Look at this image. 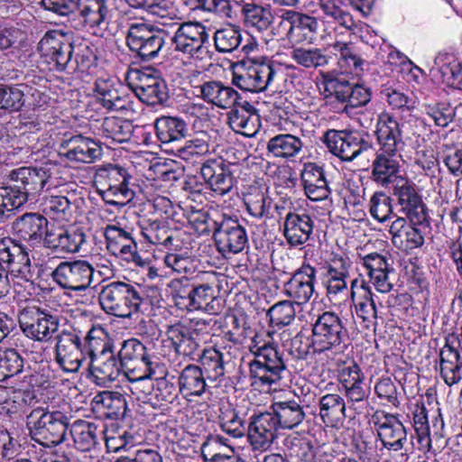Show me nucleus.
<instances>
[{
	"mask_svg": "<svg viewBox=\"0 0 462 462\" xmlns=\"http://www.w3.org/2000/svg\"><path fill=\"white\" fill-rule=\"evenodd\" d=\"M12 184L0 188V217L18 209L28 199H34L46 188V191L56 189L58 164L47 161L40 168L22 167L9 174Z\"/></svg>",
	"mask_w": 462,
	"mask_h": 462,
	"instance_id": "nucleus-1",
	"label": "nucleus"
},
{
	"mask_svg": "<svg viewBox=\"0 0 462 462\" xmlns=\"http://www.w3.org/2000/svg\"><path fill=\"white\" fill-rule=\"evenodd\" d=\"M47 192L49 195L43 198V212L51 221L39 214L29 213L15 221L14 229L21 239L28 241L32 246L42 245L45 249L55 252L58 248V226L54 216L58 200L55 189Z\"/></svg>",
	"mask_w": 462,
	"mask_h": 462,
	"instance_id": "nucleus-2",
	"label": "nucleus"
},
{
	"mask_svg": "<svg viewBox=\"0 0 462 462\" xmlns=\"http://www.w3.org/2000/svg\"><path fill=\"white\" fill-rule=\"evenodd\" d=\"M250 352L254 359L249 363L252 385L271 387L278 383L287 372L283 354L272 339L265 340L256 334L252 338Z\"/></svg>",
	"mask_w": 462,
	"mask_h": 462,
	"instance_id": "nucleus-3",
	"label": "nucleus"
},
{
	"mask_svg": "<svg viewBox=\"0 0 462 462\" xmlns=\"http://www.w3.org/2000/svg\"><path fill=\"white\" fill-rule=\"evenodd\" d=\"M313 353L342 354L350 346L346 320L335 311L327 310L316 316L311 323Z\"/></svg>",
	"mask_w": 462,
	"mask_h": 462,
	"instance_id": "nucleus-4",
	"label": "nucleus"
},
{
	"mask_svg": "<svg viewBox=\"0 0 462 462\" xmlns=\"http://www.w3.org/2000/svg\"><path fill=\"white\" fill-rule=\"evenodd\" d=\"M101 309L109 315L131 319L141 311L143 298L138 289L124 282H111L98 293Z\"/></svg>",
	"mask_w": 462,
	"mask_h": 462,
	"instance_id": "nucleus-5",
	"label": "nucleus"
},
{
	"mask_svg": "<svg viewBox=\"0 0 462 462\" xmlns=\"http://www.w3.org/2000/svg\"><path fill=\"white\" fill-rule=\"evenodd\" d=\"M131 178L124 167L107 164L97 170L94 183L106 204L124 206L134 197V192L128 186Z\"/></svg>",
	"mask_w": 462,
	"mask_h": 462,
	"instance_id": "nucleus-6",
	"label": "nucleus"
},
{
	"mask_svg": "<svg viewBox=\"0 0 462 462\" xmlns=\"http://www.w3.org/2000/svg\"><path fill=\"white\" fill-rule=\"evenodd\" d=\"M60 452L67 461L74 457L75 450L88 451L97 444V426L94 423L77 420L70 423L69 419L60 416Z\"/></svg>",
	"mask_w": 462,
	"mask_h": 462,
	"instance_id": "nucleus-7",
	"label": "nucleus"
},
{
	"mask_svg": "<svg viewBox=\"0 0 462 462\" xmlns=\"http://www.w3.org/2000/svg\"><path fill=\"white\" fill-rule=\"evenodd\" d=\"M372 422L374 425L377 436L384 448L389 451L399 452L401 458L407 460V452L412 449V439L408 438V432L399 415L378 410L372 415Z\"/></svg>",
	"mask_w": 462,
	"mask_h": 462,
	"instance_id": "nucleus-8",
	"label": "nucleus"
},
{
	"mask_svg": "<svg viewBox=\"0 0 462 462\" xmlns=\"http://www.w3.org/2000/svg\"><path fill=\"white\" fill-rule=\"evenodd\" d=\"M171 42L176 51L193 59L206 60L212 57L208 30L200 22L180 23L171 38Z\"/></svg>",
	"mask_w": 462,
	"mask_h": 462,
	"instance_id": "nucleus-9",
	"label": "nucleus"
},
{
	"mask_svg": "<svg viewBox=\"0 0 462 462\" xmlns=\"http://www.w3.org/2000/svg\"><path fill=\"white\" fill-rule=\"evenodd\" d=\"M167 33L146 23H132L126 33V44L142 60L149 61L166 51Z\"/></svg>",
	"mask_w": 462,
	"mask_h": 462,
	"instance_id": "nucleus-10",
	"label": "nucleus"
},
{
	"mask_svg": "<svg viewBox=\"0 0 462 462\" xmlns=\"http://www.w3.org/2000/svg\"><path fill=\"white\" fill-rule=\"evenodd\" d=\"M79 9L91 33L106 39L112 36L108 29L109 9L105 0H60V16H67Z\"/></svg>",
	"mask_w": 462,
	"mask_h": 462,
	"instance_id": "nucleus-11",
	"label": "nucleus"
},
{
	"mask_svg": "<svg viewBox=\"0 0 462 462\" xmlns=\"http://www.w3.org/2000/svg\"><path fill=\"white\" fill-rule=\"evenodd\" d=\"M208 325L205 319L177 322L167 326L165 334L176 354L195 361L201 347L200 337L208 334Z\"/></svg>",
	"mask_w": 462,
	"mask_h": 462,
	"instance_id": "nucleus-12",
	"label": "nucleus"
},
{
	"mask_svg": "<svg viewBox=\"0 0 462 462\" xmlns=\"http://www.w3.org/2000/svg\"><path fill=\"white\" fill-rule=\"evenodd\" d=\"M18 319L22 331L31 339L50 341L58 338V317L41 310L34 304L21 306Z\"/></svg>",
	"mask_w": 462,
	"mask_h": 462,
	"instance_id": "nucleus-13",
	"label": "nucleus"
},
{
	"mask_svg": "<svg viewBox=\"0 0 462 462\" xmlns=\"http://www.w3.org/2000/svg\"><path fill=\"white\" fill-rule=\"evenodd\" d=\"M60 130V163L68 162L92 163L102 156V148L90 138H86L77 130Z\"/></svg>",
	"mask_w": 462,
	"mask_h": 462,
	"instance_id": "nucleus-14",
	"label": "nucleus"
},
{
	"mask_svg": "<svg viewBox=\"0 0 462 462\" xmlns=\"http://www.w3.org/2000/svg\"><path fill=\"white\" fill-rule=\"evenodd\" d=\"M277 74V69L271 61L243 64L233 72L232 84L243 91L258 93L270 87Z\"/></svg>",
	"mask_w": 462,
	"mask_h": 462,
	"instance_id": "nucleus-15",
	"label": "nucleus"
},
{
	"mask_svg": "<svg viewBox=\"0 0 462 462\" xmlns=\"http://www.w3.org/2000/svg\"><path fill=\"white\" fill-rule=\"evenodd\" d=\"M214 224L213 238L222 255L236 254L245 248L248 243L247 233L237 217L223 216L221 220Z\"/></svg>",
	"mask_w": 462,
	"mask_h": 462,
	"instance_id": "nucleus-16",
	"label": "nucleus"
},
{
	"mask_svg": "<svg viewBox=\"0 0 462 462\" xmlns=\"http://www.w3.org/2000/svg\"><path fill=\"white\" fill-rule=\"evenodd\" d=\"M323 142L331 153L346 162H352L362 152L373 150L372 143L352 131L328 130Z\"/></svg>",
	"mask_w": 462,
	"mask_h": 462,
	"instance_id": "nucleus-17",
	"label": "nucleus"
},
{
	"mask_svg": "<svg viewBox=\"0 0 462 462\" xmlns=\"http://www.w3.org/2000/svg\"><path fill=\"white\" fill-rule=\"evenodd\" d=\"M393 196L400 207L399 212L410 222L413 224L427 222L426 205L412 181L400 177L393 185Z\"/></svg>",
	"mask_w": 462,
	"mask_h": 462,
	"instance_id": "nucleus-18",
	"label": "nucleus"
},
{
	"mask_svg": "<svg viewBox=\"0 0 462 462\" xmlns=\"http://www.w3.org/2000/svg\"><path fill=\"white\" fill-rule=\"evenodd\" d=\"M118 358L124 369L134 371L141 369L143 374L141 377H152L159 366L158 358L148 352L147 347L136 338H129L120 343Z\"/></svg>",
	"mask_w": 462,
	"mask_h": 462,
	"instance_id": "nucleus-19",
	"label": "nucleus"
},
{
	"mask_svg": "<svg viewBox=\"0 0 462 462\" xmlns=\"http://www.w3.org/2000/svg\"><path fill=\"white\" fill-rule=\"evenodd\" d=\"M327 97H334L351 107L364 106L371 100L370 88L363 84H351L345 78L325 75L323 77Z\"/></svg>",
	"mask_w": 462,
	"mask_h": 462,
	"instance_id": "nucleus-20",
	"label": "nucleus"
},
{
	"mask_svg": "<svg viewBox=\"0 0 462 462\" xmlns=\"http://www.w3.org/2000/svg\"><path fill=\"white\" fill-rule=\"evenodd\" d=\"M273 411L260 412L250 418L247 437L254 449L267 450L277 438L281 428Z\"/></svg>",
	"mask_w": 462,
	"mask_h": 462,
	"instance_id": "nucleus-21",
	"label": "nucleus"
},
{
	"mask_svg": "<svg viewBox=\"0 0 462 462\" xmlns=\"http://www.w3.org/2000/svg\"><path fill=\"white\" fill-rule=\"evenodd\" d=\"M0 263L6 275L31 278V260L26 249L10 238L0 239Z\"/></svg>",
	"mask_w": 462,
	"mask_h": 462,
	"instance_id": "nucleus-22",
	"label": "nucleus"
},
{
	"mask_svg": "<svg viewBox=\"0 0 462 462\" xmlns=\"http://www.w3.org/2000/svg\"><path fill=\"white\" fill-rule=\"evenodd\" d=\"M136 97L149 106H168L170 91L165 79L160 76H154L143 72L138 75L137 83L134 86Z\"/></svg>",
	"mask_w": 462,
	"mask_h": 462,
	"instance_id": "nucleus-23",
	"label": "nucleus"
},
{
	"mask_svg": "<svg viewBox=\"0 0 462 462\" xmlns=\"http://www.w3.org/2000/svg\"><path fill=\"white\" fill-rule=\"evenodd\" d=\"M316 269L310 264H302L284 283V293L295 303L305 304L315 292Z\"/></svg>",
	"mask_w": 462,
	"mask_h": 462,
	"instance_id": "nucleus-24",
	"label": "nucleus"
},
{
	"mask_svg": "<svg viewBox=\"0 0 462 462\" xmlns=\"http://www.w3.org/2000/svg\"><path fill=\"white\" fill-rule=\"evenodd\" d=\"M143 238L150 244L162 245L170 251H177L182 247L180 231L170 226L163 220H143L140 225Z\"/></svg>",
	"mask_w": 462,
	"mask_h": 462,
	"instance_id": "nucleus-25",
	"label": "nucleus"
},
{
	"mask_svg": "<svg viewBox=\"0 0 462 462\" xmlns=\"http://www.w3.org/2000/svg\"><path fill=\"white\" fill-rule=\"evenodd\" d=\"M374 133L380 145V152L395 156L404 146L400 124L388 113H381L378 116Z\"/></svg>",
	"mask_w": 462,
	"mask_h": 462,
	"instance_id": "nucleus-26",
	"label": "nucleus"
},
{
	"mask_svg": "<svg viewBox=\"0 0 462 462\" xmlns=\"http://www.w3.org/2000/svg\"><path fill=\"white\" fill-rule=\"evenodd\" d=\"M93 272L87 261L60 262V287L72 291L86 290L91 283Z\"/></svg>",
	"mask_w": 462,
	"mask_h": 462,
	"instance_id": "nucleus-27",
	"label": "nucleus"
},
{
	"mask_svg": "<svg viewBox=\"0 0 462 462\" xmlns=\"http://www.w3.org/2000/svg\"><path fill=\"white\" fill-rule=\"evenodd\" d=\"M314 220L307 213L290 211L284 217L282 235L291 247L308 243L313 235Z\"/></svg>",
	"mask_w": 462,
	"mask_h": 462,
	"instance_id": "nucleus-28",
	"label": "nucleus"
},
{
	"mask_svg": "<svg viewBox=\"0 0 462 462\" xmlns=\"http://www.w3.org/2000/svg\"><path fill=\"white\" fill-rule=\"evenodd\" d=\"M200 173L209 188L220 195L228 193L234 185V177L230 164L222 158L205 161L200 167Z\"/></svg>",
	"mask_w": 462,
	"mask_h": 462,
	"instance_id": "nucleus-29",
	"label": "nucleus"
},
{
	"mask_svg": "<svg viewBox=\"0 0 462 462\" xmlns=\"http://www.w3.org/2000/svg\"><path fill=\"white\" fill-rule=\"evenodd\" d=\"M91 411L101 420H119L127 411L126 399L119 392H99L91 401Z\"/></svg>",
	"mask_w": 462,
	"mask_h": 462,
	"instance_id": "nucleus-30",
	"label": "nucleus"
},
{
	"mask_svg": "<svg viewBox=\"0 0 462 462\" xmlns=\"http://www.w3.org/2000/svg\"><path fill=\"white\" fill-rule=\"evenodd\" d=\"M300 177L305 195L309 199L322 201L329 197L331 190L323 167L314 162H308L304 165Z\"/></svg>",
	"mask_w": 462,
	"mask_h": 462,
	"instance_id": "nucleus-31",
	"label": "nucleus"
},
{
	"mask_svg": "<svg viewBox=\"0 0 462 462\" xmlns=\"http://www.w3.org/2000/svg\"><path fill=\"white\" fill-rule=\"evenodd\" d=\"M195 93L204 101L220 108L232 107L239 99V94L232 87L220 81L210 80L195 86Z\"/></svg>",
	"mask_w": 462,
	"mask_h": 462,
	"instance_id": "nucleus-32",
	"label": "nucleus"
},
{
	"mask_svg": "<svg viewBox=\"0 0 462 462\" xmlns=\"http://www.w3.org/2000/svg\"><path fill=\"white\" fill-rule=\"evenodd\" d=\"M154 128L161 143L171 145V149L185 140L189 133L187 123L177 116H161L157 118Z\"/></svg>",
	"mask_w": 462,
	"mask_h": 462,
	"instance_id": "nucleus-33",
	"label": "nucleus"
},
{
	"mask_svg": "<svg viewBox=\"0 0 462 462\" xmlns=\"http://www.w3.org/2000/svg\"><path fill=\"white\" fill-rule=\"evenodd\" d=\"M82 355L79 334H60V368L64 373L76 374L80 367Z\"/></svg>",
	"mask_w": 462,
	"mask_h": 462,
	"instance_id": "nucleus-34",
	"label": "nucleus"
},
{
	"mask_svg": "<svg viewBox=\"0 0 462 462\" xmlns=\"http://www.w3.org/2000/svg\"><path fill=\"white\" fill-rule=\"evenodd\" d=\"M122 369L123 365L118 355H115V350L90 358L89 370L96 380L99 381L98 383L105 384L116 381Z\"/></svg>",
	"mask_w": 462,
	"mask_h": 462,
	"instance_id": "nucleus-35",
	"label": "nucleus"
},
{
	"mask_svg": "<svg viewBox=\"0 0 462 462\" xmlns=\"http://www.w3.org/2000/svg\"><path fill=\"white\" fill-rule=\"evenodd\" d=\"M207 376L198 365H186L178 378L180 387V394L187 401H192L195 397L202 396L207 390Z\"/></svg>",
	"mask_w": 462,
	"mask_h": 462,
	"instance_id": "nucleus-36",
	"label": "nucleus"
},
{
	"mask_svg": "<svg viewBox=\"0 0 462 462\" xmlns=\"http://www.w3.org/2000/svg\"><path fill=\"white\" fill-rule=\"evenodd\" d=\"M236 6H241L244 23L247 27L263 32L273 23L274 16L270 5L241 0V4L234 5V8Z\"/></svg>",
	"mask_w": 462,
	"mask_h": 462,
	"instance_id": "nucleus-37",
	"label": "nucleus"
},
{
	"mask_svg": "<svg viewBox=\"0 0 462 462\" xmlns=\"http://www.w3.org/2000/svg\"><path fill=\"white\" fill-rule=\"evenodd\" d=\"M60 81L63 86L60 85V114L65 118H60V130L70 129L78 126V118L72 111L79 107L80 103V93L78 89L72 88L70 83H65L64 79L60 77Z\"/></svg>",
	"mask_w": 462,
	"mask_h": 462,
	"instance_id": "nucleus-38",
	"label": "nucleus"
},
{
	"mask_svg": "<svg viewBox=\"0 0 462 462\" xmlns=\"http://www.w3.org/2000/svg\"><path fill=\"white\" fill-rule=\"evenodd\" d=\"M270 409L275 414L282 429L292 430L301 424L306 418L304 407L296 400L275 402Z\"/></svg>",
	"mask_w": 462,
	"mask_h": 462,
	"instance_id": "nucleus-39",
	"label": "nucleus"
},
{
	"mask_svg": "<svg viewBox=\"0 0 462 462\" xmlns=\"http://www.w3.org/2000/svg\"><path fill=\"white\" fill-rule=\"evenodd\" d=\"M319 416L328 427L341 425L346 415V402L343 397L337 393H327L319 400Z\"/></svg>",
	"mask_w": 462,
	"mask_h": 462,
	"instance_id": "nucleus-40",
	"label": "nucleus"
},
{
	"mask_svg": "<svg viewBox=\"0 0 462 462\" xmlns=\"http://www.w3.org/2000/svg\"><path fill=\"white\" fill-rule=\"evenodd\" d=\"M351 261L348 257L335 254L328 263V293L338 294L347 288Z\"/></svg>",
	"mask_w": 462,
	"mask_h": 462,
	"instance_id": "nucleus-41",
	"label": "nucleus"
},
{
	"mask_svg": "<svg viewBox=\"0 0 462 462\" xmlns=\"http://www.w3.org/2000/svg\"><path fill=\"white\" fill-rule=\"evenodd\" d=\"M400 169L399 162L394 156L385 152H376L372 163V180L382 187L396 182L400 178L397 173Z\"/></svg>",
	"mask_w": 462,
	"mask_h": 462,
	"instance_id": "nucleus-42",
	"label": "nucleus"
},
{
	"mask_svg": "<svg viewBox=\"0 0 462 462\" xmlns=\"http://www.w3.org/2000/svg\"><path fill=\"white\" fill-rule=\"evenodd\" d=\"M116 340L101 325H93L85 337L83 353L90 358L106 352L115 350Z\"/></svg>",
	"mask_w": 462,
	"mask_h": 462,
	"instance_id": "nucleus-43",
	"label": "nucleus"
},
{
	"mask_svg": "<svg viewBox=\"0 0 462 462\" xmlns=\"http://www.w3.org/2000/svg\"><path fill=\"white\" fill-rule=\"evenodd\" d=\"M196 360L208 380L215 382L225 375L224 355L216 347L204 348Z\"/></svg>",
	"mask_w": 462,
	"mask_h": 462,
	"instance_id": "nucleus-44",
	"label": "nucleus"
},
{
	"mask_svg": "<svg viewBox=\"0 0 462 462\" xmlns=\"http://www.w3.org/2000/svg\"><path fill=\"white\" fill-rule=\"evenodd\" d=\"M303 142L296 135L280 134L272 137L267 143V150L274 157L291 159L302 150Z\"/></svg>",
	"mask_w": 462,
	"mask_h": 462,
	"instance_id": "nucleus-45",
	"label": "nucleus"
},
{
	"mask_svg": "<svg viewBox=\"0 0 462 462\" xmlns=\"http://www.w3.org/2000/svg\"><path fill=\"white\" fill-rule=\"evenodd\" d=\"M291 58L300 67L305 69H318L327 66L332 59V56L327 53V49L292 47Z\"/></svg>",
	"mask_w": 462,
	"mask_h": 462,
	"instance_id": "nucleus-46",
	"label": "nucleus"
},
{
	"mask_svg": "<svg viewBox=\"0 0 462 462\" xmlns=\"http://www.w3.org/2000/svg\"><path fill=\"white\" fill-rule=\"evenodd\" d=\"M87 242L84 228L74 220L60 224V250L66 253H79Z\"/></svg>",
	"mask_w": 462,
	"mask_h": 462,
	"instance_id": "nucleus-47",
	"label": "nucleus"
},
{
	"mask_svg": "<svg viewBox=\"0 0 462 462\" xmlns=\"http://www.w3.org/2000/svg\"><path fill=\"white\" fill-rule=\"evenodd\" d=\"M319 6L322 12L323 23H328L334 30L337 25L348 31H353L356 23L349 12L344 10L332 0H320Z\"/></svg>",
	"mask_w": 462,
	"mask_h": 462,
	"instance_id": "nucleus-48",
	"label": "nucleus"
},
{
	"mask_svg": "<svg viewBox=\"0 0 462 462\" xmlns=\"http://www.w3.org/2000/svg\"><path fill=\"white\" fill-rule=\"evenodd\" d=\"M329 47L334 51L333 54L337 57L341 69L356 73L363 70L364 60L352 43L336 42Z\"/></svg>",
	"mask_w": 462,
	"mask_h": 462,
	"instance_id": "nucleus-49",
	"label": "nucleus"
},
{
	"mask_svg": "<svg viewBox=\"0 0 462 462\" xmlns=\"http://www.w3.org/2000/svg\"><path fill=\"white\" fill-rule=\"evenodd\" d=\"M102 136L116 143H125L130 140L134 125L131 121L120 117H106L101 125Z\"/></svg>",
	"mask_w": 462,
	"mask_h": 462,
	"instance_id": "nucleus-50",
	"label": "nucleus"
},
{
	"mask_svg": "<svg viewBox=\"0 0 462 462\" xmlns=\"http://www.w3.org/2000/svg\"><path fill=\"white\" fill-rule=\"evenodd\" d=\"M191 10H199L226 18H233L234 5L241 4V0H184Z\"/></svg>",
	"mask_w": 462,
	"mask_h": 462,
	"instance_id": "nucleus-51",
	"label": "nucleus"
},
{
	"mask_svg": "<svg viewBox=\"0 0 462 462\" xmlns=\"http://www.w3.org/2000/svg\"><path fill=\"white\" fill-rule=\"evenodd\" d=\"M292 23V43L312 42L319 28L316 17L295 11Z\"/></svg>",
	"mask_w": 462,
	"mask_h": 462,
	"instance_id": "nucleus-52",
	"label": "nucleus"
},
{
	"mask_svg": "<svg viewBox=\"0 0 462 462\" xmlns=\"http://www.w3.org/2000/svg\"><path fill=\"white\" fill-rule=\"evenodd\" d=\"M163 263L166 267L171 268L173 272L184 274V276L191 275L196 272L197 261L192 257L189 251H172L164 255Z\"/></svg>",
	"mask_w": 462,
	"mask_h": 462,
	"instance_id": "nucleus-53",
	"label": "nucleus"
},
{
	"mask_svg": "<svg viewBox=\"0 0 462 462\" xmlns=\"http://www.w3.org/2000/svg\"><path fill=\"white\" fill-rule=\"evenodd\" d=\"M216 50L221 53L236 51L242 42V33L239 27L231 25L218 29L214 33Z\"/></svg>",
	"mask_w": 462,
	"mask_h": 462,
	"instance_id": "nucleus-54",
	"label": "nucleus"
},
{
	"mask_svg": "<svg viewBox=\"0 0 462 462\" xmlns=\"http://www.w3.org/2000/svg\"><path fill=\"white\" fill-rule=\"evenodd\" d=\"M247 212L254 218L271 217L273 199L262 191L251 192L244 199Z\"/></svg>",
	"mask_w": 462,
	"mask_h": 462,
	"instance_id": "nucleus-55",
	"label": "nucleus"
},
{
	"mask_svg": "<svg viewBox=\"0 0 462 462\" xmlns=\"http://www.w3.org/2000/svg\"><path fill=\"white\" fill-rule=\"evenodd\" d=\"M218 418L222 430L232 438L238 439L247 433V427L245 424V420L238 415V412L235 409H221Z\"/></svg>",
	"mask_w": 462,
	"mask_h": 462,
	"instance_id": "nucleus-56",
	"label": "nucleus"
},
{
	"mask_svg": "<svg viewBox=\"0 0 462 462\" xmlns=\"http://www.w3.org/2000/svg\"><path fill=\"white\" fill-rule=\"evenodd\" d=\"M23 367V360L14 348H0V382L12 377Z\"/></svg>",
	"mask_w": 462,
	"mask_h": 462,
	"instance_id": "nucleus-57",
	"label": "nucleus"
},
{
	"mask_svg": "<svg viewBox=\"0 0 462 462\" xmlns=\"http://www.w3.org/2000/svg\"><path fill=\"white\" fill-rule=\"evenodd\" d=\"M266 316L273 327H285L290 325L296 316L293 301L281 300L273 305L267 311Z\"/></svg>",
	"mask_w": 462,
	"mask_h": 462,
	"instance_id": "nucleus-58",
	"label": "nucleus"
},
{
	"mask_svg": "<svg viewBox=\"0 0 462 462\" xmlns=\"http://www.w3.org/2000/svg\"><path fill=\"white\" fill-rule=\"evenodd\" d=\"M228 124L236 133L251 136L255 132V122L258 116H252L245 110L231 108L227 114Z\"/></svg>",
	"mask_w": 462,
	"mask_h": 462,
	"instance_id": "nucleus-59",
	"label": "nucleus"
},
{
	"mask_svg": "<svg viewBox=\"0 0 462 462\" xmlns=\"http://www.w3.org/2000/svg\"><path fill=\"white\" fill-rule=\"evenodd\" d=\"M57 412L34 410L27 416V425L39 430L40 434L49 432L55 435L57 432Z\"/></svg>",
	"mask_w": 462,
	"mask_h": 462,
	"instance_id": "nucleus-60",
	"label": "nucleus"
},
{
	"mask_svg": "<svg viewBox=\"0 0 462 462\" xmlns=\"http://www.w3.org/2000/svg\"><path fill=\"white\" fill-rule=\"evenodd\" d=\"M285 446L289 450V456L302 462H315V452L311 442L301 438H287Z\"/></svg>",
	"mask_w": 462,
	"mask_h": 462,
	"instance_id": "nucleus-61",
	"label": "nucleus"
},
{
	"mask_svg": "<svg viewBox=\"0 0 462 462\" xmlns=\"http://www.w3.org/2000/svg\"><path fill=\"white\" fill-rule=\"evenodd\" d=\"M173 376L169 379L166 376L157 378L153 385V393L158 402L162 403H173L178 400L180 393V387L176 386Z\"/></svg>",
	"mask_w": 462,
	"mask_h": 462,
	"instance_id": "nucleus-62",
	"label": "nucleus"
},
{
	"mask_svg": "<svg viewBox=\"0 0 462 462\" xmlns=\"http://www.w3.org/2000/svg\"><path fill=\"white\" fill-rule=\"evenodd\" d=\"M107 250L113 254L134 239L132 233L116 225H107L104 230Z\"/></svg>",
	"mask_w": 462,
	"mask_h": 462,
	"instance_id": "nucleus-63",
	"label": "nucleus"
},
{
	"mask_svg": "<svg viewBox=\"0 0 462 462\" xmlns=\"http://www.w3.org/2000/svg\"><path fill=\"white\" fill-rule=\"evenodd\" d=\"M369 205L371 216L379 222L386 221L393 214L392 199L382 191L371 197Z\"/></svg>",
	"mask_w": 462,
	"mask_h": 462,
	"instance_id": "nucleus-64",
	"label": "nucleus"
}]
</instances>
